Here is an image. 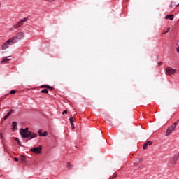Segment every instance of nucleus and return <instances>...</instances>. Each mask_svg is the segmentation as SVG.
Wrapping results in <instances>:
<instances>
[{
  "mask_svg": "<svg viewBox=\"0 0 179 179\" xmlns=\"http://www.w3.org/2000/svg\"><path fill=\"white\" fill-rule=\"evenodd\" d=\"M176 160L173 158V157H171L169 160V162H168V166L169 167H173V166H176Z\"/></svg>",
  "mask_w": 179,
  "mask_h": 179,
  "instance_id": "423d86ee",
  "label": "nucleus"
},
{
  "mask_svg": "<svg viewBox=\"0 0 179 179\" xmlns=\"http://www.w3.org/2000/svg\"><path fill=\"white\" fill-rule=\"evenodd\" d=\"M117 177H118V175L117 174H115L114 176L113 177V179L117 178Z\"/></svg>",
  "mask_w": 179,
  "mask_h": 179,
  "instance_id": "cd10ccee",
  "label": "nucleus"
},
{
  "mask_svg": "<svg viewBox=\"0 0 179 179\" xmlns=\"http://www.w3.org/2000/svg\"><path fill=\"white\" fill-rule=\"evenodd\" d=\"M69 121H70L71 124H72L75 121V120L73 119V117H71L69 118Z\"/></svg>",
  "mask_w": 179,
  "mask_h": 179,
  "instance_id": "412c9836",
  "label": "nucleus"
},
{
  "mask_svg": "<svg viewBox=\"0 0 179 179\" xmlns=\"http://www.w3.org/2000/svg\"><path fill=\"white\" fill-rule=\"evenodd\" d=\"M14 160H15V162H19V159L16 157H14Z\"/></svg>",
  "mask_w": 179,
  "mask_h": 179,
  "instance_id": "bb28decb",
  "label": "nucleus"
},
{
  "mask_svg": "<svg viewBox=\"0 0 179 179\" xmlns=\"http://www.w3.org/2000/svg\"><path fill=\"white\" fill-rule=\"evenodd\" d=\"M142 162H143V159H142V158H138L136 159L137 163H142Z\"/></svg>",
  "mask_w": 179,
  "mask_h": 179,
  "instance_id": "a211bd4d",
  "label": "nucleus"
},
{
  "mask_svg": "<svg viewBox=\"0 0 179 179\" xmlns=\"http://www.w3.org/2000/svg\"><path fill=\"white\" fill-rule=\"evenodd\" d=\"M29 20V17H26L22 20H20L17 24L14 25L13 27L10 29V31H14V30H17V29H19V27H22L26 22H28Z\"/></svg>",
  "mask_w": 179,
  "mask_h": 179,
  "instance_id": "f03ea898",
  "label": "nucleus"
},
{
  "mask_svg": "<svg viewBox=\"0 0 179 179\" xmlns=\"http://www.w3.org/2000/svg\"><path fill=\"white\" fill-rule=\"evenodd\" d=\"M41 93H45V94H47V93H48V90H47V89H43V90H42L41 91Z\"/></svg>",
  "mask_w": 179,
  "mask_h": 179,
  "instance_id": "6ab92c4d",
  "label": "nucleus"
},
{
  "mask_svg": "<svg viewBox=\"0 0 179 179\" xmlns=\"http://www.w3.org/2000/svg\"><path fill=\"white\" fill-rule=\"evenodd\" d=\"M41 150H43V147L41 145L31 149V152H33V153H35L36 155H40Z\"/></svg>",
  "mask_w": 179,
  "mask_h": 179,
  "instance_id": "20e7f679",
  "label": "nucleus"
},
{
  "mask_svg": "<svg viewBox=\"0 0 179 179\" xmlns=\"http://www.w3.org/2000/svg\"><path fill=\"white\" fill-rule=\"evenodd\" d=\"M134 167H136L138 166V164L136 162H134Z\"/></svg>",
  "mask_w": 179,
  "mask_h": 179,
  "instance_id": "7c9ffc66",
  "label": "nucleus"
},
{
  "mask_svg": "<svg viewBox=\"0 0 179 179\" xmlns=\"http://www.w3.org/2000/svg\"><path fill=\"white\" fill-rule=\"evenodd\" d=\"M20 134L22 138H23L24 139H26V138H27L26 142H29V141H31V139L37 138V134L29 131V128L27 127L25 129H20Z\"/></svg>",
  "mask_w": 179,
  "mask_h": 179,
  "instance_id": "f257e3e1",
  "label": "nucleus"
},
{
  "mask_svg": "<svg viewBox=\"0 0 179 179\" xmlns=\"http://www.w3.org/2000/svg\"><path fill=\"white\" fill-rule=\"evenodd\" d=\"M172 159H174L177 162V160H178L179 159V155L178 154L175 155L174 157H172Z\"/></svg>",
  "mask_w": 179,
  "mask_h": 179,
  "instance_id": "dca6fc26",
  "label": "nucleus"
},
{
  "mask_svg": "<svg viewBox=\"0 0 179 179\" xmlns=\"http://www.w3.org/2000/svg\"><path fill=\"white\" fill-rule=\"evenodd\" d=\"M62 114H68V110H64Z\"/></svg>",
  "mask_w": 179,
  "mask_h": 179,
  "instance_id": "c85d7f7f",
  "label": "nucleus"
},
{
  "mask_svg": "<svg viewBox=\"0 0 179 179\" xmlns=\"http://www.w3.org/2000/svg\"><path fill=\"white\" fill-rule=\"evenodd\" d=\"M158 65H159V66H162V65H163V62H159L158 63Z\"/></svg>",
  "mask_w": 179,
  "mask_h": 179,
  "instance_id": "a878e982",
  "label": "nucleus"
},
{
  "mask_svg": "<svg viewBox=\"0 0 179 179\" xmlns=\"http://www.w3.org/2000/svg\"><path fill=\"white\" fill-rule=\"evenodd\" d=\"M38 134H39V136H40V135H43V134H41V130L38 131Z\"/></svg>",
  "mask_w": 179,
  "mask_h": 179,
  "instance_id": "2f4dec72",
  "label": "nucleus"
},
{
  "mask_svg": "<svg viewBox=\"0 0 179 179\" xmlns=\"http://www.w3.org/2000/svg\"><path fill=\"white\" fill-rule=\"evenodd\" d=\"M13 113L12 110H10L8 113L4 116V120H6V118H8V117H9V115H10Z\"/></svg>",
  "mask_w": 179,
  "mask_h": 179,
  "instance_id": "4468645a",
  "label": "nucleus"
},
{
  "mask_svg": "<svg viewBox=\"0 0 179 179\" xmlns=\"http://www.w3.org/2000/svg\"><path fill=\"white\" fill-rule=\"evenodd\" d=\"M45 1H48V2H54V1L55 0H45Z\"/></svg>",
  "mask_w": 179,
  "mask_h": 179,
  "instance_id": "c756f323",
  "label": "nucleus"
},
{
  "mask_svg": "<svg viewBox=\"0 0 179 179\" xmlns=\"http://www.w3.org/2000/svg\"><path fill=\"white\" fill-rule=\"evenodd\" d=\"M15 141H16V142H17V143H20V140H19V138H15Z\"/></svg>",
  "mask_w": 179,
  "mask_h": 179,
  "instance_id": "393cba45",
  "label": "nucleus"
},
{
  "mask_svg": "<svg viewBox=\"0 0 179 179\" xmlns=\"http://www.w3.org/2000/svg\"><path fill=\"white\" fill-rule=\"evenodd\" d=\"M20 160L24 163L26 162V157L21 156Z\"/></svg>",
  "mask_w": 179,
  "mask_h": 179,
  "instance_id": "f3484780",
  "label": "nucleus"
},
{
  "mask_svg": "<svg viewBox=\"0 0 179 179\" xmlns=\"http://www.w3.org/2000/svg\"><path fill=\"white\" fill-rule=\"evenodd\" d=\"M40 136H47V132L45 131V132H43V134H40Z\"/></svg>",
  "mask_w": 179,
  "mask_h": 179,
  "instance_id": "5701e85b",
  "label": "nucleus"
},
{
  "mask_svg": "<svg viewBox=\"0 0 179 179\" xmlns=\"http://www.w3.org/2000/svg\"><path fill=\"white\" fill-rule=\"evenodd\" d=\"M177 52H179V46L177 48Z\"/></svg>",
  "mask_w": 179,
  "mask_h": 179,
  "instance_id": "72a5a7b5",
  "label": "nucleus"
},
{
  "mask_svg": "<svg viewBox=\"0 0 179 179\" xmlns=\"http://www.w3.org/2000/svg\"><path fill=\"white\" fill-rule=\"evenodd\" d=\"M12 125H13L12 131H13V132H15V131H16V129H17V123L16 122H13Z\"/></svg>",
  "mask_w": 179,
  "mask_h": 179,
  "instance_id": "9b49d317",
  "label": "nucleus"
},
{
  "mask_svg": "<svg viewBox=\"0 0 179 179\" xmlns=\"http://www.w3.org/2000/svg\"><path fill=\"white\" fill-rule=\"evenodd\" d=\"M71 127H72V129H75V126L73 125V123L71 124Z\"/></svg>",
  "mask_w": 179,
  "mask_h": 179,
  "instance_id": "473e14b6",
  "label": "nucleus"
},
{
  "mask_svg": "<svg viewBox=\"0 0 179 179\" xmlns=\"http://www.w3.org/2000/svg\"><path fill=\"white\" fill-rule=\"evenodd\" d=\"M15 37L19 40H22L23 38H24V32L23 31H20V32H17L15 35Z\"/></svg>",
  "mask_w": 179,
  "mask_h": 179,
  "instance_id": "0eeeda50",
  "label": "nucleus"
},
{
  "mask_svg": "<svg viewBox=\"0 0 179 179\" xmlns=\"http://www.w3.org/2000/svg\"><path fill=\"white\" fill-rule=\"evenodd\" d=\"M176 6H179V3L178 5H176Z\"/></svg>",
  "mask_w": 179,
  "mask_h": 179,
  "instance_id": "f704fd0d",
  "label": "nucleus"
},
{
  "mask_svg": "<svg viewBox=\"0 0 179 179\" xmlns=\"http://www.w3.org/2000/svg\"><path fill=\"white\" fill-rule=\"evenodd\" d=\"M169 31H170V27H168V28H167V29H166V31L164 32V34H166L169 33Z\"/></svg>",
  "mask_w": 179,
  "mask_h": 179,
  "instance_id": "b1692460",
  "label": "nucleus"
},
{
  "mask_svg": "<svg viewBox=\"0 0 179 179\" xmlns=\"http://www.w3.org/2000/svg\"><path fill=\"white\" fill-rule=\"evenodd\" d=\"M10 94H15V93H16V90H12L10 92Z\"/></svg>",
  "mask_w": 179,
  "mask_h": 179,
  "instance_id": "4be33fe9",
  "label": "nucleus"
},
{
  "mask_svg": "<svg viewBox=\"0 0 179 179\" xmlns=\"http://www.w3.org/2000/svg\"><path fill=\"white\" fill-rule=\"evenodd\" d=\"M67 167L69 170L72 169V164H71V162L67 163Z\"/></svg>",
  "mask_w": 179,
  "mask_h": 179,
  "instance_id": "aec40b11",
  "label": "nucleus"
},
{
  "mask_svg": "<svg viewBox=\"0 0 179 179\" xmlns=\"http://www.w3.org/2000/svg\"><path fill=\"white\" fill-rule=\"evenodd\" d=\"M178 124V122H175L171 126L167 128L166 136H170V135L173 134V131H174L176 130V128H177Z\"/></svg>",
  "mask_w": 179,
  "mask_h": 179,
  "instance_id": "7ed1b4c3",
  "label": "nucleus"
},
{
  "mask_svg": "<svg viewBox=\"0 0 179 179\" xmlns=\"http://www.w3.org/2000/svg\"><path fill=\"white\" fill-rule=\"evenodd\" d=\"M0 8H1V4H0Z\"/></svg>",
  "mask_w": 179,
  "mask_h": 179,
  "instance_id": "e433bc0d",
  "label": "nucleus"
},
{
  "mask_svg": "<svg viewBox=\"0 0 179 179\" xmlns=\"http://www.w3.org/2000/svg\"><path fill=\"white\" fill-rule=\"evenodd\" d=\"M171 6L172 7V6H173V4H171Z\"/></svg>",
  "mask_w": 179,
  "mask_h": 179,
  "instance_id": "c9c22d12",
  "label": "nucleus"
},
{
  "mask_svg": "<svg viewBox=\"0 0 179 179\" xmlns=\"http://www.w3.org/2000/svg\"><path fill=\"white\" fill-rule=\"evenodd\" d=\"M165 19H169V20H174V15H168L165 16Z\"/></svg>",
  "mask_w": 179,
  "mask_h": 179,
  "instance_id": "ddd939ff",
  "label": "nucleus"
},
{
  "mask_svg": "<svg viewBox=\"0 0 179 179\" xmlns=\"http://www.w3.org/2000/svg\"><path fill=\"white\" fill-rule=\"evenodd\" d=\"M152 143H153V142H152L150 141L146 142L145 143H144V145L143 146V149H144V150H146V149H148V146H150V145H152Z\"/></svg>",
  "mask_w": 179,
  "mask_h": 179,
  "instance_id": "9d476101",
  "label": "nucleus"
},
{
  "mask_svg": "<svg viewBox=\"0 0 179 179\" xmlns=\"http://www.w3.org/2000/svg\"><path fill=\"white\" fill-rule=\"evenodd\" d=\"M8 41H10V45H13V44L19 42V40L15 36L12 37Z\"/></svg>",
  "mask_w": 179,
  "mask_h": 179,
  "instance_id": "1a4fd4ad",
  "label": "nucleus"
},
{
  "mask_svg": "<svg viewBox=\"0 0 179 179\" xmlns=\"http://www.w3.org/2000/svg\"><path fill=\"white\" fill-rule=\"evenodd\" d=\"M177 72V69H174L171 67H167L166 70V75H174Z\"/></svg>",
  "mask_w": 179,
  "mask_h": 179,
  "instance_id": "39448f33",
  "label": "nucleus"
},
{
  "mask_svg": "<svg viewBox=\"0 0 179 179\" xmlns=\"http://www.w3.org/2000/svg\"><path fill=\"white\" fill-rule=\"evenodd\" d=\"M9 57H5L3 60L1 62V64H8V61H10V59H8Z\"/></svg>",
  "mask_w": 179,
  "mask_h": 179,
  "instance_id": "f8f14e48",
  "label": "nucleus"
},
{
  "mask_svg": "<svg viewBox=\"0 0 179 179\" xmlns=\"http://www.w3.org/2000/svg\"><path fill=\"white\" fill-rule=\"evenodd\" d=\"M41 87H46V89H50L51 90H52V87L50 86V85H43L41 86Z\"/></svg>",
  "mask_w": 179,
  "mask_h": 179,
  "instance_id": "2eb2a0df",
  "label": "nucleus"
},
{
  "mask_svg": "<svg viewBox=\"0 0 179 179\" xmlns=\"http://www.w3.org/2000/svg\"><path fill=\"white\" fill-rule=\"evenodd\" d=\"M9 45H10V42L8 40L6 43H4L1 46V50L3 51L5 50H8L9 48Z\"/></svg>",
  "mask_w": 179,
  "mask_h": 179,
  "instance_id": "6e6552de",
  "label": "nucleus"
}]
</instances>
